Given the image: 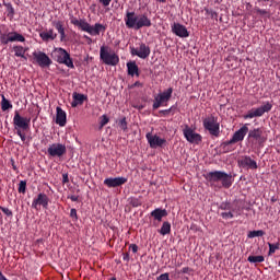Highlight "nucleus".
<instances>
[{
	"label": "nucleus",
	"mask_w": 280,
	"mask_h": 280,
	"mask_svg": "<svg viewBox=\"0 0 280 280\" xmlns=\"http://www.w3.org/2000/svg\"><path fill=\"white\" fill-rule=\"evenodd\" d=\"M172 110H174V106H172V107L168 108V109H161V110L159 112V115H162V117H167V115H168L170 113H172Z\"/></svg>",
	"instance_id": "79ce46f5"
},
{
	"label": "nucleus",
	"mask_w": 280,
	"mask_h": 280,
	"mask_svg": "<svg viewBox=\"0 0 280 280\" xmlns=\"http://www.w3.org/2000/svg\"><path fill=\"white\" fill-rule=\"evenodd\" d=\"M220 209H221L222 211H231V203H230V202H222V203L220 205Z\"/></svg>",
	"instance_id": "c03bdc74"
},
{
	"label": "nucleus",
	"mask_w": 280,
	"mask_h": 280,
	"mask_svg": "<svg viewBox=\"0 0 280 280\" xmlns=\"http://www.w3.org/2000/svg\"><path fill=\"white\" fill-rule=\"evenodd\" d=\"M55 56L59 65H66V67H69V69H73L75 67L73 66V59H71V55H69L66 49L57 48L55 50Z\"/></svg>",
	"instance_id": "423d86ee"
},
{
	"label": "nucleus",
	"mask_w": 280,
	"mask_h": 280,
	"mask_svg": "<svg viewBox=\"0 0 280 280\" xmlns=\"http://www.w3.org/2000/svg\"><path fill=\"white\" fill-rule=\"evenodd\" d=\"M125 24L128 30H141L143 27H152V20L145 14L137 15L135 11H127L125 15Z\"/></svg>",
	"instance_id": "f03ea898"
},
{
	"label": "nucleus",
	"mask_w": 280,
	"mask_h": 280,
	"mask_svg": "<svg viewBox=\"0 0 280 280\" xmlns=\"http://www.w3.org/2000/svg\"><path fill=\"white\" fill-rule=\"evenodd\" d=\"M172 93H174V89L168 88L166 91L154 96V102L152 105L153 110L161 108L163 104H166V102H170V100H172Z\"/></svg>",
	"instance_id": "0eeeda50"
},
{
	"label": "nucleus",
	"mask_w": 280,
	"mask_h": 280,
	"mask_svg": "<svg viewBox=\"0 0 280 280\" xmlns=\"http://www.w3.org/2000/svg\"><path fill=\"white\" fill-rule=\"evenodd\" d=\"M26 189H27V182L21 180L18 188L19 194H25Z\"/></svg>",
	"instance_id": "c9c22d12"
},
{
	"label": "nucleus",
	"mask_w": 280,
	"mask_h": 280,
	"mask_svg": "<svg viewBox=\"0 0 280 280\" xmlns=\"http://www.w3.org/2000/svg\"><path fill=\"white\" fill-rule=\"evenodd\" d=\"M238 167H242L243 170H257V161L252 160L250 156L245 155L238 159L237 161Z\"/></svg>",
	"instance_id": "dca6fc26"
},
{
	"label": "nucleus",
	"mask_w": 280,
	"mask_h": 280,
	"mask_svg": "<svg viewBox=\"0 0 280 280\" xmlns=\"http://www.w3.org/2000/svg\"><path fill=\"white\" fill-rule=\"evenodd\" d=\"M130 54L131 56H138V58L145 60L147 58H150V46L144 43H140L138 48L130 47Z\"/></svg>",
	"instance_id": "9d476101"
},
{
	"label": "nucleus",
	"mask_w": 280,
	"mask_h": 280,
	"mask_svg": "<svg viewBox=\"0 0 280 280\" xmlns=\"http://www.w3.org/2000/svg\"><path fill=\"white\" fill-rule=\"evenodd\" d=\"M279 272H280V270H279Z\"/></svg>",
	"instance_id": "338daca9"
},
{
	"label": "nucleus",
	"mask_w": 280,
	"mask_h": 280,
	"mask_svg": "<svg viewBox=\"0 0 280 280\" xmlns=\"http://www.w3.org/2000/svg\"><path fill=\"white\" fill-rule=\"evenodd\" d=\"M52 25L57 30V32L60 34V38L62 40L65 38V36H66V34H65V26H63L62 22L54 21Z\"/></svg>",
	"instance_id": "c85d7f7f"
},
{
	"label": "nucleus",
	"mask_w": 280,
	"mask_h": 280,
	"mask_svg": "<svg viewBox=\"0 0 280 280\" xmlns=\"http://www.w3.org/2000/svg\"><path fill=\"white\" fill-rule=\"evenodd\" d=\"M72 97H73V101L71 103L72 108L82 106V104H84V100H86V96L84 94H80L78 92H74L72 94Z\"/></svg>",
	"instance_id": "393cba45"
},
{
	"label": "nucleus",
	"mask_w": 280,
	"mask_h": 280,
	"mask_svg": "<svg viewBox=\"0 0 280 280\" xmlns=\"http://www.w3.org/2000/svg\"><path fill=\"white\" fill-rule=\"evenodd\" d=\"M70 218H72V220H78V210H75V208L70 210Z\"/></svg>",
	"instance_id": "de8ad7c7"
},
{
	"label": "nucleus",
	"mask_w": 280,
	"mask_h": 280,
	"mask_svg": "<svg viewBox=\"0 0 280 280\" xmlns=\"http://www.w3.org/2000/svg\"><path fill=\"white\" fill-rule=\"evenodd\" d=\"M106 126V114H104L101 117V125H100V130H102Z\"/></svg>",
	"instance_id": "09e8293b"
},
{
	"label": "nucleus",
	"mask_w": 280,
	"mask_h": 280,
	"mask_svg": "<svg viewBox=\"0 0 280 280\" xmlns=\"http://www.w3.org/2000/svg\"><path fill=\"white\" fill-rule=\"evenodd\" d=\"M159 1H160V3H165L166 0H159Z\"/></svg>",
	"instance_id": "680f3d73"
},
{
	"label": "nucleus",
	"mask_w": 280,
	"mask_h": 280,
	"mask_svg": "<svg viewBox=\"0 0 280 280\" xmlns=\"http://www.w3.org/2000/svg\"><path fill=\"white\" fill-rule=\"evenodd\" d=\"M56 110H57L56 124H58V126H61V127L67 126V113L60 106H58Z\"/></svg>",
	"instance_id": "aec40b11"
},
{
	"label": "nucleus",
	"mask_w": 280,
	"mask_h": 280,
	"mask_svg": "<svg viewBox=\"0 0 280 280\" xmlns=\"http://www.w3.org/2000/svg\"><path fill=\"white\" fill-rule=\"evenodd\" d=\"M103 5H106V0H100Z\"/></svg>",
	"instance_id": "bf43d9fd"
},
{
	"label": "nucleus",
	"mask_w": 280,
	"mask_h": 280,
	"mask_svg": "<svg viewBox=\"0 0 280 280\" xmlns=\"http://www.w3.org/2000/svg\"><path fill=\"white\" fill-rule=\"evenodd\" d=\"M268 246H269V252H268L269 257L275 255L277 253V250H279V248H280L279 243H276V244L268 243Z\"/></svg>",
	"instance_id": "473e14b6"
},
{
	"label": "nucleus",
	"mask_w": 280,
	"mask_h": 280,
	"mask_svg": "<svg viewBox=\"0 0 280 280\" xmlns=\"http://www.w3.org/2000/svg\"><path fill=\"white\" fill-rule=\"evenodd\" d=\"M106 124H108V118H106Z\"/></svg>",
	"instance_id": "69168bd1"
},
{
	"label": "nucleus",
	"mask_w": 280,
	"mask_h": 280,
	"mask_svg": "<svg viewBox=\"0 0 280 280\" xmlns=\"http://www.w3.org/2000/svg\"><path fill=\"white\" fill-rule=\"evenodd\" d=\"M190 268L189 267H184L183 269H182V272H183V275H188L189 272H190Z\"/></svg>",
	"instance_id": "5fc2aeb1"
},
{
	"label": "nucleus",
	"mask_w": 280,
	"mask_h": 280,
	"mask_svg": "<svg viewBox=\"0 0 280 280\" xmlns=\"http://www.w3.org/2000/svg\"><path fill=\"white\" fill-rule=\"evenodd\" d=\"M183 135L188 143H195L196 145H200V143H202V136L200 133H196V131L187 125L183 130Z\"/></svg>",
	"instance_id": "1a4fd4ad"
},
{
	"label": "nucleus",
	"mask_w": 280,
	"mask_h": 280,
	"mask_svg": "<svg viewBox=\"0 0 280 280\" xmlns=\"http://www.w3.org/2000/svg\"><path fill=\"white\" fill-rule=\"evenodd\" d=\"M38 206H42L43 209H48L49 207V197L45 192H39L37 198H35L32 202V209L38 211Z\"/></svg>",
	"instance_id": "4468645a"
},
{
	"label": "nucleus",
	"mask_w": 280,
	"mask_h": 280,
	"mask_svg": "<svg viewBox=\"0 0 280 280\" xmlns=\"http://www.w3.org/2000/svg\"><path fill=\"white\" fill-rule=\"evenodd\" d=\"M264 235H266V232H264L262 230H257V231H250L247 234V237L253 238V237H264Z\"/></svg>",
	"instance_id": "72a5a7b5"
},
{
	"label": "nucleus",
	"mask_w": 280,
	"mask_h": 280,
	"mask_svg": "<svg viewBox=\"0 0 280 280\" xmlns=\"http://www.w3.org/2000/svg\"><path fill=\"white\" fill-rule=\"evenodd\" d=\"M47 152L52 158H62L67 154V145L62 143H52L48 147Z\"/></svg>",
	"instance_id": "f8f14e48"
},
{
	"label": "nucleus",
	"mask_w": 280,
	"mask_h": 280,
	"mask_svg": "<svg viewBox=\"0 0 280 280\" xmlns=\"http://www.w3.org/2000/svg\"><path fill=\"white\" fill-rule=\"evenodd\" d=\"M272 110V105L270 102H266L264 105L257 108H252L244 115V119H254V117H264L265 113H270Z\"/></svg>",
	"instance_id": "39448f33"
},
{
	"label": "nucleus",
	"mask_w": 280,
	"mask_h": 280,
	"mask_svg": "<svg viewBox=\"0 0 280 280\" xmlns=\"http://www.w3.org/2000/svg\"><path fill=\"white\" fill-rule=\"evenodd\" d=\"M62 183L63 185H67V183H69V174L67 173L62 174Z\"/></svg>",
	"instance_id": "3c124183"
},
{
	"label": "nucleus",
	"mask_w": 280,
	"mask_h": 280,
	"mask_svg": "<svg viewBox=\"0 0 280 280\" xmlns=\"http://www.w3.org/2000/svg\"><path fill=\"white\" fill-rule=\"evenodd\" d=\"M205 12L207 16H211L212 19H215L218 21V12L211 10V9H205Z\"/></svg>",
	"instance_id": "58836bf2"
},
{
	"label": "nucleus",
	"mask_w": 280,
	"mask_h": 280,
	"mask_svg": "<svg viewBox=\"0 0 280 280\" xmlns=\"http://www.w3.org/2000/svg\"><path fill=\"white\" fill-rule=\"evenodd\" d=\"M130 248H131L132 253H137L139 250V246H137V244H131Z\"/></svg>",
	"instance_id": "603ef678"
},
{
	"label": "nucleus",
	"mask_w": 280,
	"mask_h": 280,
	"mask_svg": "<svg viewBox=\"0 0 280 280\" xmlns=\"http://www.w3.org/2000/svg\"><path fill=\"white\" fill-rule=\"evenodd\" d=\"M30 118L22 117L19 112H15L13 117V125L16 131L19 130H30Z\"/></svg>",
	"instance_id": "9b49d317"
},
{
	"label": "nucleus",
	"mask_w": 280,
	"mask_h": 280,
	"mask_svg": "<svg viewBox=\"0 0 280 280\" xmlns=\"http://www.w3.org/2000/svg\"><path fill=\"white\" fill-rule=\"evenodd\" d=\"M4 8L7 9L8 16H10L11 19H14V7H12V3L10 2L4 3Z\"/></svg>",
	"instance_id": "f704fd0d"
},
{
	"label": "nucleus",
	"mask_w": 280,
	"mask_h": 280,
	"mask_svg": "<svg viewBox=\"0 0 280 280\" xmlns=\"http://www.w3.org/2000/svg\"><path fill=\"white\" fill-rule=\"evenodd\" d=\"M151 218H153L158 222H162L163 218H167V210L161 208L154 209L151 212Z\"/></svg>",
	"instance_id": "5701e85b"
},
{
	"label": "nucleus",
	"mask_w": 280,
	"mask_h": 280,
	"mask_svg": "<svg viewBox=\"0 0 280 280\" xmlns=\"http://www.w3.org/2000/svg\"><path fill=\"white\" fill-rule=\"evenodd\" d=\"M256 14H260L261 16L268 14V11H266V9H256Z\"/></svg>",
	"instance_id": "8fccbe9b"
},
{
	"label": "nucleus",
	"mask_w": 280,
	"mask_h": 280,
	"mask_svg": "<svg viewBox=\"0 0 280 280\" xmlns=\"http://www.w3.org/2000/svg\"><path fill=\"white\" fill-rule=\"evenodd\" d=\"M206 180L212 189H231L233 186V175L224 171H213L206 175Z\"/></svg>",
	"instance_id": "f257e3e1"
},
{
	"label": "nucleus",
	"mask_w": 280,
	"mask_h": 280,
	"mask_svg": "<svg viewBox=\"0 0 280 280\" xmlns=\"http://www.w3.org/2000/svg\"><path fill=\"white\" fill-rule=\"evenodd\" d=\"M128 75L135 78H139L141 73L139 72V66H137V61H129L127 62Z\"/></svg>",
	"instance_id": "4be33fe9"
},
{
	"label": "nucleus",
	"mask_w": 280,
	"mask_h": 280,
	"mask_svg": "<svg viewBox=\"0 0 280 280\" xmlns=\"http://www.w3.org/2000/svg\"><path fill=\"white\" fill-rule=\"evenodd\" d=\"M247 132V140L252 145H262L266 141V138H264V130H261V128L250 129Z\"/></svg>",
	"instance_id": "6e6552de"
},
{
	"label": "nucleus",
	"mask_w": 280,
	"mask_h": 280,
	"mask_svg": "<svg viewBox=\"0 0 280 280\" xmlns=\"http://www.w3.org/2000/svg\"><path fill=\"white\" fill-rule=\"evenodd\" d=\"M68 198H70V200H71L72 202H78V196H75V195H71V196L68 197Z\"/></svg>",
	"instance_id": "6e6d98bb"
},
{
	"label": "nucleus",
	"mask_w": 280,
	"mask_h": 280,
	"mask_svg": "<svg viewBox=\"0 0 280 280\" xmlns=\"http://www.w3.org/2000/svg\"><path fill=\"white\" fill-rule=\"evenodd\" d=\"M0 211H2L4 215H8V218H12L13 215L12 210H10L9 208L0 206Z\"/></svg>",
	"instance_id": "ea45409f"
},
{
	"label": "nucleus",
	"mask_w": 280,
	"mask_h": 280,
	"mask_svg": "<svg viewBox=\"0 0 280 280\" xmlns=\"http://www.w3.org/2000/svg\"><path fill=\"white\" fill-rule=\"evenodd\" d=\"M106 65H110L112 67L119 65V56L106 52Z\"/></svg>",
	"instance_id": "a878e982"
},
{
	"label": "nucleus",
	"mask_w": 280,
	"mask_h": 280,
	"mask_svg": "<svg viewBox=\"0 0 280 280\" xmlns=\"http://www.w3.org/2000/svg\"><path fill=\"white\" fill-rule=\"evenodd\" d=\"M147 137V141L150 145V148H152V150H155V148H163V145H165V143H167V140L159 137L158 135H152L150 132H148L145 135Z\"/></svg>",
	"instance_id": "ddd939ff"
},
{
	"label": "nucleus",
	"mask_w": 280,
	"mask_h": 280,
	"mask_svg": "<svg viewBox=\"0 0 280 280\" xmlns=\"http://www.w3.org/2000/svg\"><path fill=\"white\" fill-rule=\"evenodd\" d=\"M126 183H128V178L126 177H115L106 179L107 187H121V185H126Z\"/></svg>",
	"instance_id": "412c9836"
},
{
	"label": "nucleus",
	"mask_w": 280,
	"mask_h": 280,
	"mask_svg": "<svg viewBox=\"0 0 280 280\" xmlns=\"http://www.w3.org/2000/svg\"><path fill=\"white\" fill-rule=\"evenodd\" d=\"M130 205L131 207H141V200L139 198H131Z\"/></svg>",
	"instance_id": "37998d69"
},
{
	"label": "nucleus",
	"mask_w": 280,
	"mask_h": 280,
	"mask_svg": "<svg viewBox=\"0 0 280 280\" xmlns=\"http://www.w3.org/2000/svg\"><path fill=\"white\" fill-rule=\"evenodd\" d=\"M221 218H223V220H231V219H233L234 218V215H233V212H222L221 213Z\"/></svg>",
	"instance_id": "a18cd8bd"
},
{
	"label": "nucleus",
	"mask_w": 280,
	"mask_h": 280,
	"mask_svg": "<svg viewBox=\"0 0 280 280\" xmlns=\"http://www.w3.org/2000/svg\"><path fill=\"white\" fill-rule=\"evenodd\" d=\"M9 38L11 43H25V37L18 32H10Z\"/></svg>",
	"instance_id": "bb28decb"
},
{
	"label": "nucleus",
	"mask_w": 280,
	"mask_h": 280,
	"mask_svg": "<svg viewBox=\"0 0 280 280\" xmlns=\"http://www.w3.org/2000/svg\"><path fill=\"white\" fill-rule=\"evenodd\" d=\"M133 86H143V84H141V82L137 81Z\"/></svg>",
	"instance_id": "13d9d810"
},
{
	"label": "nucleus",
	"mask_w": 280,
	"mask_h": 280,
	"mask_svg": "<svg viewBox=\"0 0 280 280\" xmlns=\"http://www.w3.org/2000/svg\"><path fill=\"white\" fill-rule=\"evenodd\" d=\"M219 150L222 154H229V152H235V142L233 140H228L219 145Z\"/></svg>",
	"instance_id": "6ab92c4d"
},
{
	"label": "nucleus",
	"mask_w": 280,
	"mask_h": 280,
	"mask_svg": "<svg viewBox=\"0 0 280 280\" xmlns=\"http://www.w3.org/2000/svg\"><path fill=\"white\" fill-rule=\"evenodd\" d=\"M159 233L160 235H170L172 233V223L164 221Z\"/></svg>",
	"instance_id": "cd10ccee"
},
{
	"label": "nucleus",
	"mask_w": 280,
	"mask_h": 280,
	"mask_svg": "<svg viewBox=\"0 0 280 280\" xmlns=\"http://www.w3.org/2000/svg\"><path fill=\"white\" fill-rule=\"evenodd\" d=\"M33 58L42 68L49 67L51 65V59L43 51H34Z\"/></svg>",
	"instance_id": "2eb2a0df"
},
{
	"label": "nucleus",
	"mask_w": 280,
	"mask_h": 280,
	"mask_svg": "<svg viewBox=\"0 0 280 280\" xmlns=\"http://www.w3.org/2000/svg\"><path fill=\"white\" fill-rule=\"evenodd\" d=\"M118 126L120 130H124L125 132L128 130V121H126V117L119 120Z\"/></svg>",
	"instance_id": "4c0bfd02"
},
{
	"label": "nucleus",
	"mask_w": 280,
	"mask_h": 280,
	"mask_svg": "<svg viewBox=\"0 0 280 280\" xmlns=\"http://www.w3.org/2000/svg\"><path fill=\"white\" fill-rule=\"evenodd\" d=\"M16 135L20 137L21 141H27V137L25 136V133H23L21 129H18Z\"/></svg>",
	"instance_id": "49530a36"
},
{
	"label": "nucleus",
	"mask_w": 280,
	"mask_h": 280,
	"mask_svg": "<svg viewBox=\"0 0 280 280\" xmlns=\"http://www.w3.org/2000/svg\"><path fill=\"white\" fill-rule=\"evenodd\" d=\"M70 23L72 25H75V27H79V30H81L82 32H88V34H90L91 36H100V32L105 30L104 25L100 23H96L93 26L89 24L86 20L84 19L78 20L77 18H73V16L70 19Z\"/></svg>",
	"instance_id": "7ed1b4c3"
},
{
	"label": "nucleus",
	"mask_w": 280,
	"mask_h": 280,
	"mask_svg": "<svg viewBox=\"0 0 280 280\" xmlns=\"http://www.w3.org/2000/svg\"><path fill=\"white\" fill-rule=\"evenodd\" d=\"M110 3V0H106V5H108Z\"/></svg>",
	"instance_id": "052dcab7"
},
{
	"label": "nucleus",
	"mask_w": 280,
	"mask_h": 280,
	"mask_svg": "<svg viewBox=\"0 0 280 280\" xmlns=\"http://www.w3.org/2000/svg\"><path fill=\"white\" fill-rule=\"evenodd\" d=\"M14 55L16 58H24V60H27V57H25V48L23 46H14L13 47Z\"/></svg>",
	"instance_id": "c756f323"
},
{
	"label": "nucleus",
	"mask_w": 280,
	"mask_h": 280,
	"mask_svg": "<svg viewBox=\"0 0 280 280\" xmlns=\"http://www.w3.org/2000/svg\"><path fill=\"white\" fill-rule=\"evenodd\" d=\"M247 261H249V264H264V261H266V258L264 256H248Z\"/></svg>",
	"instance_id": "7c9ffc66"
},
{
	"label": "nucleus",
	"mask_w": 280,
	"mask_h": 280,
	"mask_svg": "<svg viewBox=\"0 0 280 280\" xmlns=\"http://www.w3.org/2000/svg\"><path fill=\"white\" fill-rule=\"evenodd\" d=\"M171 27L175 36H178L179 38H189V31H187V26L180 23H174Z\"/></svg>",
	"instance_id": "f3484780"
},
{
	"label": "nucleus",
	"mask_w": 280,
	"mask_h": 280,
	"mask_svg": "<svg viewBox=\"0 0 280 280\" xmlns=\"http://www.w3.org/2000/svg\"><path fill=\"white\" fill-rule=\"evenodd\" d=\"M122 259L124 261H130V254L129 253L122 254Z\"/></svg>",
	"instance_id": "864d4df0"
},
{
	"label": "nucleus",
	"mask_w": 280,
	"mask_h": 280,
	"mask_svg": "<svg viewBox=\"0 0 280 280\" xmlns=\"http://www.w3.org/2000/svg\"><path fill=\"white\" fill-rule=\"evenodd\" d=\"M135 108H137L138 110H143L145 108V106H143V105H136Z\"/></svg>",
	"instance_id": "4d7b16f0"
},
{
	"label": "nucleus",
	"mask_w": 280,
	"mask_h": 280,
	"mask_svg": "<svg viewBox=\"0 0 280 280\" xmlns=\"http://www.w3.org/2000/svg\"><path fill=\"white\" fill-rule=\"evenodd\" d=\"M248 135V124H245L237 131H235L231 138L234 143H240V141H244V137Z\"/></svg>",
	"instance_id": "a211bd4d"
},
{
	"label": "nucleus",
	"mask_w": 280,
	"mask_h": 280,
	"mask_svg": "<svg viewBox=\"0 0 280 280\" xmlns=\"http://www.w3.org/2000/svg\"><path fill=\"white\" fill-rule=\"evenodd\" d=\"M10 108H12V103H10L8 98L2 95L1 109L3 110V113H5V110H10Z\"/></svg>",
	"instance_id": "2f4dec72"
},
{
	"label": "nucleus",
	"mask_w": 280,
	"mask_h": 280,
	"mask_svg": "<svg viewBox=\"0 0 280 280\" xmlns=\"http://www.w3.org/2000/svg\"><path fill=\"white\" fill-rule=\"evenodd\" d=\"M39 37L44 43H49V40H56V38H58V34L54 33V28H50L48 32L39 33Z\"/></svg>",
	"instance_id": "b1692460"
},
{
	"label": "nucleus",
	"mask_w": 280,
	"mask_h": 280,
	"mask_svg": "<svg viewBox=\"0 0 280 280\" xmlns=\"http://www.w3.org/2000/svg\"><path fill=\"white\" fill-rule=\"evenodd\" d=\"M203 128L212 137H220V122H218V117L211 115L203 119Z\"/></svg>",
	"instance_id": "20e7f679"
},
{
	"label": "nucleus",
	"mask_w": 280,
	"mask_h": 280,
	"mask_svg": "<svg viewBox=\"0 0 280 280\" xmlns=\"http://www.w3.org/2000/svg\"><path fill=\"white\" fill-rule=\"evenodd\" d=\"M103 183H104V185H106V179H104V182H103Z\"/></svg>",
	"instance_id": "0e129e2a"
},
{
	"label": "nucleus",
	"mask_w": 280,
	"mask_h": 280,
	"mask_svg": "<svg viewBox=\"0 0 280 280\" xmlns=\"http://www.w3.org/2000/svg\"><path fill=\"white\" fill-rule=\"evenodd\" d=\"M0 43H1V45H8V43H11V40H10V33L1 34L0 35Z\"/></svg>",
	"instance_id": "e433bc0d"
},
{
	"label": "nucleus",
	"mask_w": 280,
	"mask_h": 280,
	"mask_svg": "<svg viewBox=\"0 0 280 280\" xmlns=\"http://www.w3.org/2000/svg\"><path fill=\"white\" fill-rule=\"evenodd\" d=\"M84 38H89V36L85 35ZM89 39L91 40V38H89Z\"/></svg>",
	"instance_id": "e2e57ef3"
},
{
	"label": "nucleus",
	"mask_w": 280,
	"mask_h": 280,
	"mask_svg": "<svg viewBox=\"0 0 280 280\" xmlns=\"http://www.w3.org/2000/svg\"><path fill=\"white\" fill-rule=\"evenodd\" d=\"M101 60L106 65V46L101 47Z\"/></svg>",
	"instance_id": "a19ab883"
}]
</instances>
